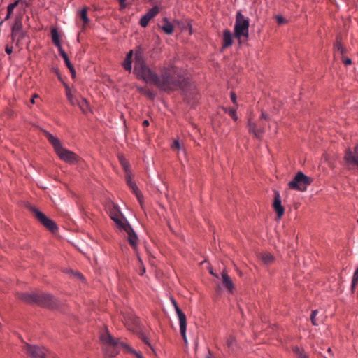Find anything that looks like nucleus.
I'll return each mask as SVG.
<instances>
[{
    "instance_id": "1",
    "label": "nucleus",
    "mask_w": 358,
    "mask_h": 358,
    "mask_svg": "<svg viewBox=\"0 0 358 358\" xmlns=\"http://www.w3.org/2000/svg\"><path fill=\"white\" fill-rule=\"evenodd\" d=\"M134 72L138 79L148 84H154L163 91L176 90L180 87L182 80V76L176 67H164L159 76L146 64L143 57L138 54L135 56Z\"/></svg>"
},
{
    "instance_id": "2",
    "label": "nucleus",
    "mask_w": 358,
    "mask_h": 358,
    "mask_svg": "<svg viewBox=\"0 0 358 358\" xmlns=\"http://www.w3.org/2000/svg\"><path fill=\"white\" fill-rule=\"evenodd\" d=\"M44 133L48 141L52 145L55 152L61 160L70 164H74L78 162L79 157L75 152L63 147L60 140L57 137L47 131H45Z\"/></svg>"
},
{
    "instance_id": "3",
    "label": "nucleus",
    "mask_w": 358,
    "mask_h": 358,
    "mask_svg": "<svg viewBox=\"0 0 358 358\" xmlns=\"http://www.w3.org/2000/svg\"><path fill=\"white\" fill-rule=\"evenodd\" d=\"M100 340L102 343L105 345H108L110 347H113L115 352H111L109 355L113 357L117 354V350L121 348H123L126 350V352H131L136 358H144L142 354L139 352H137L134 349H133L131 346L127 345V343L120 341L119 339L114 338L111 334L109 333L108 329H106L100 336Z\"/></svg>"
},
{
    "instance_id": "4",
    "label": "nucleus",
    "mask_w": 358,
    "mask_h": 358,
    "mask_svg": "<svg viewBox=\"0 0 358 358\" xmlns=\"http://www.w3.org/2000/svg\"><path fill=\"white\" fill-rule=\"evenodd\" d=\"M21 299L25 302L36 303L48 308H52L56 304L55 298L51 294L47 293H24L22 294Z\"/></svg>"
},
{
    "instance_id": "5",
    "label": "nucleus",
    "mask_w": 358,
    "mask_h": 358,
    "mask_svg": "<svg viewBox=\"0 0 358 358\" xmlns=\"http://www.w3.org/2000/svg\"><path fill=\"white\" fill-rule=\"evenodd\" d=\"M312 180L308 176H306L303 172H298L294 178L289 182L288 186L289 189L304 192L307 187L310 185Z\"/></svg>"
},
{
    "instance_id": "6",
    "label": "nucleus",
    "mask_w": 358,
    "mask_h": 358,
    "mask_svg": "<svg viewBox=\"0 0 358 358\" xmlns=\"http://www.w3.org/2000/svg\"><path fill=\"white\" fill-rule=\"evenodd\" d=\"M249 29V21L239 11L236 13V23L234 26L235 36L238 38L242 36L248 37Z\"/></svg>"
},
{
    "instance_id": "7",
    "label": "nucleus",
    "mask_w": 358,
    "mask_h": 358,
    "mask_svg": "<svg viewBox=\"0 0 358 358\" xmlns=\"http://www.w3.org/2000/svg\"><path fill=\"white\" fill-rule=\"evenodd\" d=\"M11 39L15 43V46L18 47L20 43L26 36L23 30V25L20 18H16L11 28Z\"/></svg>"
},
{
    "instance_id": "8",
    "label": "nucleus",
    "mask_w": 358,
    "mask_h": 358,
    "mask_svg": "<svg viewBox=\"0 0 358 358\" xmlns=\"http://www.w3.org/2000/svg\"><path fill=\"white\" fill-rule=\"evenodd\" d=\"M171 303L174 307L175 311L176 313L179 325H180V334L182 336V338L185 343H187V336H186V329H187V317L185 314L182 312V310L178 306L176 300L173 298H171Z\"/></svg>"
},
{
    "instance_id": "9",
    "label": "nucleus",
    "mask_w": 358,
    "mask_h": 358,
    "mask_svg": "<svg viewBox=\"0 0 358 358\" xmlns=\"http://www.w3.org/2000/svg\"><path fill=\"white\" fill-rule=\"evenodd\" d=\"M31 210L34 213L37 220L50 231L55 232L57 230L58 228L56 223L48 217L43 213L35 207H31Z\"/></svg>"
},
{
    "instance_id": "10",
    "label": "nucleus",
    "mask_w": 358,
    "mask_h": 358,
    "mask_svg": "<svg viewBox=\"0 0 358 358\" xmlns=\"http://www.w3.org/2000/svg\"><path fill=\"white\" fill-rule=\"evenodd\" d=\"M125 178L128 186L132 189V192L136 196L138 202L140 203L141 205H142L143 195L141 191L139 190L138 187H137L135 181H134L132 179L131 172L125 173Z\"/></svg>"
},
{
    "instance_id": "11",
    "label": "nucleus",
    "mask_w": 358,
    "mask_h": 358,
    "mask_svg": "<svg viewBox=\"0 0 358 358\" xmlns=\"http://www.w3.org/2000/svg\"><path fill=\"white\" fill-rule=\"evenodd\" d=\"M159 9L157 6L150 8L140 20L139 24L143 27H146L149 22L154 18L159 13Z\"/></svg>"
},
{
    "instance_id": "12",
    "label": "nucleus",
    "mask_w": 358,
    "mask_h": 358,
    "mask_svg": "<svg viewBox=\"0 0 358 358\" xmlns=\"http://www.w3.org/2000/svg\"><path fill=\"white\" fill-rule=\"evenodd\" d=\"M248 127L249 132L252 134L257 138H261L265 132L264 127L258 126L250 118L248 120Z\"/></svg>"
},
{
    "instance_id": "13",
    "label": "nucleus",
    "mask_w": 358,
    "mask_h": 358,
    "mask_svg": "<svg viewBox=\"0 0 358 358\" xmlns=\"http://www.w3.org/2000/svg\"><path fill=\"white\" fill-rule=\"evenodd\" d=\"M25 350L32 358H45V350L38 346L27 345Z\"/></svg>"
},
{
    "instance_id": "14",
    "label": "nucleus",
    "mask_w": 358,
    "mask_h": 358,
    "mask_svg": "<svg viewBox=\"0 0 358 358\" xmlns=\"http://www.w3.org/2000/svg\"><path fill=\"white\" fill-rule=\"evenodd\" d=\"M273 207L277 213L278 218L281 219L285 213V208L282 205L280 194L278 192H275Z\"/></svg>"
},
{
    "instance_id": "15",
    "label": "nucleus",
    "mask_w": 358,
    "mask_h": 358,
    "mask_svg": "<svg viewBox=\"0 0 358 358\" xmlns=\"http://www.w3.org/2000/svg\"><path fill=\"white\" fill-rule=\"evenodd\" d=\"M124 231H125L128 235V241L131 246L136 249L138 245V238L131 225L127 226V229H125Z\"/></svg>"
},
{
    "instance_id": "16",
    "label": "nucleus",
    "mask_w": 358,
    "mask_h": 358,
    "mask_svg": "<svg viewBox=\"0 0 358 358\" xmlns=\"http://www.w3.org/2000/svg\"><path fill=\"white\" fill-rule=\"evenodd\" d=\"M233 44V35L230 30L225 29L223 31L222 48H226Z\"/></svg>"
},
{
    "instance_id": "17",
    "label": "nucleus",
    "mask_w": 358,
    "mask_h": 358,
    "mask_svg": "<svg viewBox=\"0 0 358 358\" xmlns=\"http://www.w3.org/2000/svg\"><path fill=\"white\" fill-rule=\"evenodd\" d=\"M113 220L115 222L117 227L121 231H124V229H127V226H130L128 221L122 216V214L117 217H115V218H113Z\"/></svg>"
},
{
    "instance_id": "18",
    "label": "nucleus",
    "mask_w": 358,
    "mask_h": 358,
    "mask_svg": "<svg viewBox=\"0 0 358 358\" xmlns=\"http://www.w3.org/2000/svg\"><path fill=\"white\" fill-rule=\"evenodd\" d=\"M222 282L225 287L229 290L230 293H232L234 289V285L226 272L222 273Z\"/></svg>"
},
{
    "instance_id": "19",
    "label": "nucleus",
    "mask_w": 358,
    "mask_h": 358,
    "mask_svg": "<svg viewBox=\"0 0 358 358\" xmlns=\"http://www.w3.org/2000/svg\"><path fill=\"white\" fill-rule=\"evenodd\" d=\"M51 37L53 43L58 48V50L63 49L62 47L60 36L57 28H53L51 30Z\"/></svg>"
},
{
    "instance_id": "20",
    "label": "nucleus",
    "mask_w": 358,
    "mask_h": 358,
    "mask_svg": "<svg viewBox=\"0 0 358 358\" xmlns=\"http://www.w3.org/2000/svg\"><path fill=\"white\" fill-rule=\"evenodd\" d=\"M59 55L64 59L65 64L67 66V67L69 68V69L70 70L72 76H76V70H75L73 66L72 65V64L71 63L67 54L65 52V51L63 49L59 50Z\"/></svg>"
},
{
    "instance_id": "21",
    "label": "nucleus",
    "mask_w": 358,
    "mask_h": 358,
    "mask_svg": "<svg viewBox=\"0 0 358 358\" xmlns=\"http://www.w3.org/2000/svg\"><path fill=\"white\" fill-rule=\"evenodd\" d=\"M76 106H78L81 111L85 114L91 111L90 104L85 98L80 97Z\"/></svg>"
},
{
    "instance_id": "22",
    "label": "nucleus",
    "mask_w": 358,
    "mask_h": 358,
    "mask_svg": "<svg viewBox=\"0 0 358 358\" xmlns=\"http://www.w3.org/2000/svg\"><path fill=\"white\" fill-rule=\"evenodd\" d=\"M132 56H133V50H130L127 54V56H126V58L122 64V66L124 67V69L126 70V71H131V69H132V61H131V59H132Z\"/></svg>"
},
{
    "instance_id": "23",
    "label": "nucleus",
    "mask_w": 358,
    "mask_h": 358,
    "mask_svg": "<svg viewBox=\"0 0 358 358\" xmlns=\"http://www.w3.org/2000/svg\"><path fill=\"white\" fill-rule=\"evenodd\" d=\"M164 24L162 27L163 31L169 35L172 34L174 30L173 25L168 20L167 18L164 19Z\"/></svg>"
},
{
    "instance_id": "24",
    "label": "nucleus",
    "mask_w": 358,
    "mask_h": 358,
    "mask_svg": "<svg viewBox=\"0 0 358 358\" xmlns=\"http://www.w3.org/2000/svg\"><path fill=\"white\" fill-rule=\"evenodd\" d=\"M118 159H119L121 166H122V168L124 170L125 173L131 172V171L129 168V163L128 160L127 159H125L123 155H119Z\"/></svg>"
},
{
    "instance_id": "25",
    "label": "nucleus",
    "mask_w": 358,
    "mask_h": 358,
    "mask_svg": "<svg viewBox=\"0 0 358 358\" xmlns=\"http://www.w3.org/2000/svg\"><path fill=\"white\" fill-rule=\"evenodd\" d=\"M66 97L68 101L72 106H76L78 100L80 99V98L78 99L72 94L71 90L69 87H66Z\"/></svg>"
},
{
    "instance_id": "26",
    "label": "nucleus",
    "mask_w": 358,
    "mask_h": 358,
    "mask_svg": "<svg viewBox=\"0 0 358 358\" xmlns=\"http://www.w3.org/2000/svg\"><path fill=\"white\" fill-rule=\"evenodd\" d=\"M261 259L265 264H271L274 262V257L270 253L261 255Z\"/></svg>"
},
{
    "instance_id": "27",
    "label": "nucleus",
    "mask_w": 358,
    "mask_h": 358,
    "mask_svg": "<svg viewBox=\"0 0 358 358\" xmlns=\"http://www.w3.org/2000/svg\"><path fill=\"white\" fill-rule=\"evenodd\" d=\"M171 149L174 151H183L185 152L184 148L180 143L178 139H175L171 145Z\"/></svg>"
},
{
    "instance_id": "28",
    "label": "nucleus",
    "mask_w": 358,
    "mask_h": 358,
    "mask_svg": "<svg viewBox=\"0 0 358 358\" xmlns=\"http://www.w3.org/2000/svg\"><path fill=\"white\" fill-rule=\"evenodd\" d=\"M226 343L228 348L233 350L236 345V341L233 336H229L227 338Z\"/></svg>"
},
{
    "instance_id": "29",
    "label": "nucleus",
    "mask_w": 358,
    "mask_h": 358,
    "mask_svg": "<svg viewBox=\"0 0 358 358\" xmlns=\"http://www.w3.org/2000/svg\"><path fill=\"white\" fill-rule=\"evenodd\" d=\"M81 19L85 24H87L90 22V19L87 17V8H83L80 13Z\"/></svg>"
},
{
    "instance_id": "30",
    "label": "nucleus",
    "mask_w": 358,
    "mask_h": 358,
    "mask_svg": "<svg viewBox=\"0 0 358 358\" xmlns=\"http://www.w3.org/2000/svg\"><path fill=\"white\" fill-rule=\"evenodd\" d=\"M225 111L228 113V114L233 118L234 121L238 120V115L236 113V110L234 108L226 109Z\"/></svg>"
},
{
    "instance_id": "31",
    "label": "nucleus",
    "mask_w": 358,
    "mask_h": 358,
    "mask_svg": "<svg viewBox=\"0 0 358 358\" xmlns=\"http://www.w3.org/2000/svg\"><path fill=\"white\" fill-rule=\"evenodd\" d=\"M18 3H19V1L17 0V1H15V2H13V3H11L8 4V6H7V12L8 13L12 14L13 12V10L18 5Z\"/></svg>"
},
{
    "instance_id": "32",
    "label": "nucleus",
    "mask_w": 358,
    "mask_h": 358,
    "mask_svg": "<svg viewBox=\"0 0 358 358\" xmlns=\"http://www.w3.org/2000/svg\"><path fill=\"white\" fill-rule=\"evenodd\" d=\"M317 313H318V310H314L311 313L310 320H311L312 324L313 326H317V324L316 322V319H315Z\"/></svg>"
},
{
    "instance_id": "33",
    "label": "nucleus",
    "mask_w": 358,
    "mask_h": 358,
    "mask_svg": "<svg viewBox=\"0 0 358 358\" xmlns=\"http://www.w3.org/2000/svg\"><path fill=\"white\" fill-rule=\"evenodd\" d=\"M122 213L120 212V210L117 208H114L112 210L110 211L109 215L110 217L113 220V218H115V217H117L118 215H120Z\"/></svg>"
},
{
    "instance_id": "34",
    "label": "nucleus",
    "mask_w": 358,
    "mask_h": 358,
    "mask_svg": "<svg viewBox=\"0 0 358 358\" xmlns=\"http://www.w3.org/2000/svg\"><path fill=\"white\" fill-rule=\"evenodd\" d=\"M293 351L297 355L298 358H301V355H307L303 350H301L299 347H294Z\"/></svg>"
},
{
    "instance_id": "35",
    "label": "nucleus",
    "mask_w": 358,
    "mask_h": 358,
    "mask_svg": "<svg viewBox=\"0 0 358 358\" xmlns=\"http://www.w3.org/2000/svg\"><path fill=\"white\" fill-rule=\"evenodd\" d=\"M358 282V276L353 275L351 283V289L352 292H354V289Z\"/></svg>"
},
{
    "instance_id": "36",
    "label": "nucleus",
    "mask_w": 358,
    "mask_h": 358,
    "mask_svg": "<svg viewBox=\"0 0 358 358\" xmlns=\"http://www.w3.org/2000/svg\"><path fill=\"white\" fill-rule=\"evenodd\" d=\"M140 338L146 345H148L149 347L152 348V347L149 341L148 338L145 334H141L140 336Z\"/></svg>"
},
{
    "instance_id": "37",
    "label": "nucleus",
    "mask_w": 358,
    "mask_h": 358,
    "mask_svg": "<svg viewBox=\"0 0 358 358\" xmlns=\"http://www.w3.org/2000/svg\"><path fill=\"white\" fill-rule=\"evenodd\" d=\"M336 48H337L338 51H339V52L341 53V55L342 56H343L345 55V49L344 47H343L341 43H337L336 44Z\"/></svg>"
},
{
    "instance_id": "38",
    "label": "nucleus",
    "mask_w": 358,
    "mask_h": 358,
    "mask_svg": "<svg viewBox=\"0 0 358 358\" xmlns=\"http://www.w3.org/2000/svg\"><path fill=\"white\" fill-rule=\"evenodd\" d=\"M342 62L345 66H348L352 64L351 59L345 57L344 55L342 56Z\"/></svg>"
},
{
    "instance_id": "39",
    "label": "nucleus",
    "mask_w": 358,
    "mask_h": 358,
    "mask_svg": "<svg viewBox=\"0 0 358 358\" xmlns=\"http://www.w3.org/2000/svg\"><path fill=\"white\" fill-rule=\"evenodd\" d=\"M13 46L7 45L5 48V51L8 55H10L13 52Z\"/></svg>"
},
{
    "instance_id": "40",
    "label": "nucleus",
    "mask_w": 358,
    "mask_h": 358,
    "mask_svg": "<svg viewBox=\"0 0 358 358\" xmlns=\"http://www.w3.org/2000/svg\"><path fill=\"white\" fill-rule=\"evenodd\" d=\"M231 100L234 103H236V95L234 92L230 93Z\"/></svg>"
},
{
    "instance_id": "41",
    "label": "nucleus",
    "mask_w": 358,
    "mask_h": 358,
    "mask_svg": "<svg viewBox=\"0 0 358 358\" xmlns=\"http://www.w3.org/2000/svg\"><path fill=\"white\" fill-rule=\"evenodd\" d=\"M260 119L265 120H269V117H268V115L265 112H262V114L260 115Z\"/></svg>"
},
{
    "instance_id": "42",
    "label": "nucleus",
    "mask_w": 358,
    "mask_h": 358,
    "mask_svg": "<svg viewBox=\"0 0 358 358\" xmlns=\"http://www.w3.org/2000/svg\"><path fill=\"white\" fill-rule=\"evenodd\" d=\"M276 20H277V21H278V22L279 24H282V23L284 22V21H285V20H284L283 17H282V16H280V15H278V16L276 17Z\"/></svg>"
},
{
    "instance_id": "43",
    "label": "nucleus",
    "mask_w": 358,
    "mask_h": 358,
    "mask_svg": "<svg viewBox=\"0 0 358 358\" xmlns=\"http://www.w3.org/2000/svg\"><path fill=\"white\" fill-rule=\"evenodd\" d=\"M38 96L36 94H34L31 99V103L34 104L35 103V98H38Z\"/></svg>"
},
{
    "instance_id": "44",
    "label": "nucleus",
    "mask_w": 358,
    "mask_h": 358,
    "mask_svg": "<svg viewBox=\"0 0 358 358\" xmlns=\"http://www.w3.org/2000/svg\"><path fill=\"white\" fill-rule=\"evenodd\" d=\"M143 126V127H148L149 126L150 123H149V121L148 120H145L143 121V123H142Z\"/></svg>"
},
{
    "instance_id": "45",
    "label": "nucleus",
    "mask_w": 358,
    "mask_h": 358,
    "mask_svg": "<svg viewBox=\"0 0 358 358\" xmlns=\"http://www.w3.org/2000/svg\"><path fill=\"white\" fill-rule=\"evenodd\" d=\"M11 15H12V14L8 13L7 12V15H6V17L4 18V20H8V19L10 17Z\"/></svg>"
},
{
    "instance_id": "46",
    "label": "nucleus",
    "mask_w": 358,
    "mask_h": 358,
    "mask_svg": "<svg viewBox=\"0 0 358 358\" xmlns=\"http://www.w3.org/2000/svg\"><path fill=\"white\" fill-rule=\"evenodd\" d=\"M76 275H77V277H78V278H80V279H83V275H82L81 273H78L76 274Z\"/></svg>"
},
{
    "instance_id": "47",
    "label": "nucleus",
    "mask_w": 358,
    "mask_h": 358,
    "mask_svg": "<svg viewBox=\"0 0 358 358\" xmlns=\"http://www.w3.org/2000/svg\"><path fill=\"white\" fill-rule=\"evenodd\" d=\"M353 275L358 276V267L355 269Z\"/></svg>"
},
{
    "instance_id": "48",
    "label": "nucleus",
    "mask_w": 358,
    "mask_h": 358,
    "mask_svg": "<svg viewBox=\"0 0 358 358\" xmlns=\"http://www.w3.org/2000/svg\"><path fill=\"white\" fill-rule=\"evenodd\" d=\"M301 358H308L307 355H301Z\"/></svg>"
},
{
    "instance_id": "49",
    "label": "nucleus",
    "mask_w": 358,
    "mask_h": 358,
    "mask_svg": "<svg viewBox=\"0 0 358 358\" xmlns=\"http://www.w3.org/2000/svg\"><path fill=\"white\" fill-rule=\"evenodd\" d=\"M145 272V268H143L142 270H141V275H143V273Z\"/></svg>"
},
{
    "instance_id": "50",
    "label": "nucleus",
    "mask_w": 358,
    "mask_h": 358,
    "mask_svg": "<svg viewBox=\"0 0 358 358\" xmlns=\"http://www.w3.org/2000/svg\"><path fill=\"white\" fill-rule=\"evenodd\" d=\"M209 272H210V274L214 275V273H213V269H212V268H210V269H209Z\"/></svg>"
},
{
    "instance_id": "51",
    "label": "nucleus",
    "mask_w": 358,
    "mask_h": 358,
    "mask_svg": "<svg viewBox=\"0 0 358 358\" xmlns=\"http://www.w3.org/2000/svg\"><path fill=\"white\" fill-rule=\"evenodd\" d=\"M126 0H119L120 3H123Z\"/></svg>"
},
{
    "instance_id": "52",
    "label": "nucleus",
    "mask_w": 358,
    "mask_h": 358,
    "mask_svg": "<svg viewBox=\"0 0 358 358\" xmlns=\"http://www.w3.org/2000/svg\"><path fill=\"white\" fill-rule=\"evenodd\" d=\"M138 90L140 91H143V88H142V87H138Z\"/></svg>"
},
{
    "instance_id": "53",
    "label": "nucleus",
    "mask_w": 358,
    "mask_h": 358,
    "mask_svg": "<svg viewBox=\"0 0 358 358\" xmlns=\"http://www.w3.org/2000/svg\"><path fill=\"white\" fill-rule=\"evenodd\" d=\"M328 351H329V352H330V351H331V348H328Z\"/></svg>"
},
{
    "instance_id": "54",
    "label": "nucleus",
    "mask_w": 358,
    "mask_h": 358,
    "mask_svg": "<svg viewBox=\"0 0 358 358\" xmlns=\"http://www.w3.org/2000/svg\"><path fill=\"white\" fill-rule=\"evenodd\" d=\"M206 358H211V357H209V356H208V357H206Z\"/></svg>"
},
{
    "instance_id": "55",
    "label": "nucleus",
    "mask_w": 358,
    "mask_h": 358,
    "mask_svg": "<svg viewBox=\"0 0 358 358\" xmlns=\"http://www.w3.org/2000/svg\"><path fill=\"white\" fill-rule=\"evenodd\" d=\"M357 222H358V219H357Z\"/></svg>"
}]
</instances>
